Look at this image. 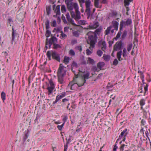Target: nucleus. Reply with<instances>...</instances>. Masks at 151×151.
<instances>
[{
	"mask_svg": "<svg viewBox=\"0 0 151 151\" xmlns=\"http://www.w3.org/2000/svg\"><path fill=\"white\" fill-rule=\"evenodd\" d=\"M58 81L60 84H63L65 82V79L64 76H58Z\"/></svg>",
	"mask_w": 151,
	"mask_h": 151,
	"instance_id": "obj_17",
	"label": "nucleus"
},
{
	"mask_svg": "<svg viewBox=\"0 0 151 151\" xmlns=\"http://www.w3.org/2000/svg\"><path fill=\"white\" fill-rule=\"evenodd\" d=\"M62 29V28L60 27H58L57 28H55L54 30H56L57 32H59Z\"/></svg>",
	"mask_w": 151,
	"mask_h": 151,
	"instance_id": "obj_61",
	"label": "nucleus"
},
{
	"mask_svg": "<svg viewBox=\"0 0 151 151\" xmlns=\"http://www.w3.org/2000/svg\"><path fill=\"white\" fill-rule=\"evenodd\" d=\"M92 70L94 72H98L99 70H100L99 69V68H98L96 66H93V67Z\"/></svg>",
	"mask_w": 151,
	"mask_h": 151,
	"instance_id": "obj_58",
	"label": "nucleus"
},
{
	"mask_svg": "<svg viewBox=\"0 0 151 151\" xmlns=\"http://www.w3.org/2000/svg\"><path fill=\"white\" fill-rule=\"evenodd\" d=\"M118 144V143L117 142H116L115 145H114V148L113 149V151H116V149L118 148V147L117 146V145Z\"/></svg>",
	"mask_w": 151,
	"mask_h": 151,
	"instance_id": "obj_60",
	"label": "nucleus"
},
{
	"mask_svg": "<svg viewBox=\"0 0 151 151\" xmlns=\"http://www.w3.org/2000/svg\"><path fill=\"white\" fill-rule=\"evenodd\" d=\"M71 66L72 68V70H73V68L75 67L76 68H77L78 67L77 64L74 61H73Z\"/></svg>",
	"mask_w": 151,
	"mask_h": 151,
	"instance_id": "obj_39",
	"label": "nucleus"
},
{
	"mask_svg": "<svg viewBox=\"0 0 151 151\" xmlns=\"http://www.w3.org/2000/svg\"><path fill=\"white\" fill-rule=\"evenodd\" d=\"M65 68L63 65V64H60L58 71V76H65L66 71Z\"/></svg>",
	"mask_w": 151,
	"mask_h": 151,
	"instance_id": "obj_7",
	"label": "nucleus"
},
{
	"mask_svg": "<svg viewBox=\"0 0 151 151\" xmlns=\"http://www.w3.org/2000/svg\"><path fill=\"white\" fill-rule=\"evenodd\" d=\"M53 48L54 49H57L58 48H60L61 47V46L60 45L58 44H57L56 43L53 44Z\"/></svg>",
	"mask_w": 151,
	"mask_h": 151,
	"instance_id": "obj_40",
	"label": "nucleus"
},
{
	"mask_svg": "<svg viewBox=\"0 0 151 151\" xmlns=\"http://www.w3.org/2000/svg\"><path fill=\"white\" fill-rule=\"evenodd\" d=\"M76 48L77 50L79 51L80 52H81L82 51V48L81 46H79L76 47Z\"/></svg>",
	"mask_w": 151,
	"mask_h": 151,
	"instance_id": "obj_63",
	"label": "nucleus"
},
{
	"mask_svg": "<svg viewBox=\"0 0 151 151\" xmlns=\"http://www.w3.org/2000/svg\"><path fill=\"white\" fill-rule=\"evenodd\" d=\"M65 3L68 10L70 11V13L71 12H73V10L74 9V10L76 9H78V5L77 3L76 2H72L71 3Z\"/></svg>",
	"mask_w": 151,
	"mask_h": 151,
	"instance_id": "obj_5",
	"label": "nucleus"
},
{
	"mask_svg": "<svg viewBox=\"0 0 151 151\" xmlns=\"http://www.w3.org/2000/svg\"><path fill=\"white\" fill-rule=\"evenodd\" d=\"M112 27V26H110L107 27L105 32L106 35H108L110 33V32Z\"/></svg>",
	"mask_w": 151,
	"mask_h": 151,
	"instance_id": "obj_33",
	"label": "nucleus"
},
{
	"mask_svg": "<svg viewBox=\"0 0 151 151\" xmlns=\"http://www.w3.org/2000/svg\"><path fill=\"white\" fill-rule=\"evenodd\" d=\"M13 26H12V44H13V42L14 40L15 37L17 36V31L16 30H14L13 28Z\"/></svg>",
	"mask_w": 151,
	"mask_h": 151,
	"instance_id": "obj_16",
	"label": "nucleus"
},
{
	"mask_svg": "<svg viewBox=\"0 0 151 151\" xmlns=\"http://www.w3.org/2000/svg\"><path fill=\"white\" fill-rule=\"evenodd\" d=\"M55 5L53 6V10L55 11V12H56V15H60V5H57L55 9Z\"/></svg>",
	"mask_w": 151,
	"mask_h": 151,
	"instance_id": "obj_14",
	"label": "nucleus"
},
{
	"mask_svg": "<svg viewBox=\"0 0 151 151\" xmlns=\"http://www.w3.org/2000/svg\"><path fill=\"white\" fill-rule=\"evenodd\" d=\"M75 10V12H71V15L72 17L74 18L75 20H78L81 19V13L79 10L78 9H76Z\"/></svg>",
	"mask_w": 151,
	"mask_h": 151,
	"instance_id": "obj_6",
	"label": "nucleus"
},
{
	"mask_svg": "<svg viewBox=\"0 0 151 151\" xmlns=\"http://www.w3.org/2000/svg\"><path fill=\"white\" fill-rule=\"evenodd\" d=\"M29 131L28 129L24 132V135L23 138V140L25 142L28 138L29 135Z\"/></svg>",
	"mask_w": 151,
	"mask_h": 151,
	"instance_id": "obj_18",
	"label": "nucleus"
},
{
	"mask_svg": "<svg viewBox=\"0 0 151 151\" xmlns=\"http://www.w3.org/2000/svg\"><path fill=\"white\" fill-rule=\"evenodd\" d=\"M97 54L99 56L101 57L103 54V52L101 50H99L97 51Z\"/></svg>",
	"mask_w": 151,
	"mask_h": 151,
	"instance_id": "obj_53",
	"label": "nucleus"
},
{
	"mask_svg": "<svg viewBox=\"0 0 151 151\" xmlns=\"http://www.w3.org/2000/svg\"><path fill=\"white\" fill-rule=\"evenodd\" d=\"M122 45V42L121 40L117 42L114 46L113 51H117L121 49Z\"/></svg>",
	"mask_w": 151,
	"mask_h": 151,
	"instance_id": "obj_9",
	"label": "nucleus"
},
{
	"mask_svg": "<svg viewBox=\"0 0 151 151\" xmlns=\"http://www.w3.org/2000/svg\"><path fill=\"white\" fill-rule=\"evenodd\" d=\"M60 33H61L60 35L62 38L65 39L67 37V36L62 31H61Z\"/></svg>",
	"mask_w": 151,
	"mask_h": 151,
	"instance_id": "obj_51",
	"label": "nucleus"
},
{
	"mask_svg": "<svg viewBox=\"0 0 151 151\" xmlns=\"http://www.w3.org/2000/svg\"><path fill=\"white\" fill-rule=\"evenodd\" d=\"M127 35V32L126 30H124L122 35V39L124 40L125 39Z\"/></svg>",
	"mask_w": 151,
	"mask_h": 151,
	"instance_id": "obj_31",
	"label": "nucleus"
},
{
	"mask_svg": "<svg viewBox=\"0 0 151 151\" xmlns=\"http://www.w3.org/2000/svg\"><path fill=\"white\" fill-rule=\"evenodd\" d=\"M50 25L52 27H55L56 26V21L55 20L53 22H50Z\"/></svg>",
	"mask_w": 151,
	"mask_h": 151,
	"instance_id": "obj_49",
	"label": "nucleus"
},
{
	"mask_svg": "<svg viewBox=\"0 0 151 151\" xmlns=\"http://www.w3.org/2000/svg\"><path fill=\"white\" fill-rule=\"evenodd\" d=\"M133 0H124V4L125 6H129V3L132 1Z\"/></svg>",
	"mask_w": 151,
	"mask_h": 151,
	"instance_id": "obj_30",
	"label": "nucleus"
},
{
	"mask_svg": "<svg viewBox=\"0 0 151 151\" xmlns=\"http://www.w3.org/2000/svg\"><path fill=\"white\" fill-rule=\"evenodd\" d=\"M112 24L115 29L117 30L118 27L119 23L116 21H113L112 22Z\"/></svg>",
	"mask_w": 151,
	"mask_h": 151,
	"instance_id": "obj_19",
	"label": "nucleus"
},
{
	"mask_svg": "<svg viewBox=\"0 0 151 151\" xmlns=\"http://www.w3.org/2000/svg\"><path fill=\"white\" fill-rule=\"evenodd\" d=\"M92 76L89 77V76H74L73 79V81L76 82L78 87H81L87 84L86 81Z\"/></svg>",
	"mask_w": 151,
	"mask_h": 151,
	"instance_id": "obj_2",
	"label": "nucleus"
},
{
	"mask_svg": "<svg viewBox=\"0 0 151 151\" xmlns=\"http://www.w3.org/2000/svg\"><path fill=\"white\" fill-rule=\"evenodd\" d=\"M122 51L120 50L117 53V58L119 61H120L122 60V59H121V56L122 54Z\"/></svg>",
	"mask_w": 151,
	"mask_h": 151,
	"instance_id": "obj_28",
	"label": "nucleus"
},
{
	"mask_svg": "<svg viewBox=\"0 0 151 151\" xmlns=\"http://www.w3.org/2000/svg\"><path fill=\"white\" fill-rule=\"evenodd\" d=\"M148 84H146V86L144 87L145 92L144 93V95H145L146 93L148 91Z\"/></svg>",
	"mask_w": 151,
	"mask_h": 151,
	"instance_id": "obj_48",
	"label": "nucleus"
},
{
	"mask_svg": "<svg viewBox=\"0 0 151 151\" xmlns=\"http://www.w3.org/2000/svg\"><path fill=\"white\" fill-rule=\"evenodd\" d=\"M106 43L105 41H102V46L101 47L102 50L104 52L106 48Z\"/></svg>",
	"mask_w": 151,
	"mask_h": 151,
	"instance_id": "obj_23",
	"label": "nucleus"
},
{
	"mask_svg": "<svg viewBox=\"0 0 151 151\" xmlns=\"http://www.w3.org/2000/svg\"><path fill=\"white\" fill-rule=\"evenodd\" d=\"M46 28L47 29L50 28V22L48 20H47L45 22Z\"/></svg>",
	"mask_w": 151,
	"mask_h": 151,
	"instance_id": "obj_41",
	"label": "nucleus"
},
{
	"mask_svg": "<svg viewBox=\"0 0 151 151\" xmlns=\"http://www.w3.org/2000/svg\"><path fill=\"white\" fill-rule=\"evenodd\" d=\"M62 12L64 13L66 12V9L65 6L64 5H62L61 7Z\"/></svg>",
	"mask_w": 151,
	"mask_h": 151,
	"instance_id": "obj_46",
	"label": "nucleus"
},
{
	"mask_svg": "<svg viewBox=\"0 0 151 151\" xmlns=\"http://www.w3.org/2000/svg\"><path fill=\"white\" fill-rule=\"evenodd\" d=\"M132 47V43H130L127 45V49L128 52H129L131 50Z\"/></svg>",
	"mask_w": 151,
	"mask_h": 151,
	"instance_id": "obj_37",
	"label": "nucleus"
},
{
	"mask_svg": "<svg viewBox=\"0 0 151 151\" xmlns=\"http://www.w3.org/2000/svg\"><path fill=\"white\" fill-rule=\"evenodd\" d=\"M105 63L103 62H99L97 65V67L99 68V70H101V68L104 66Z\"/></svg>",
	"mask_w": 151,
	"mask_h": 151,
	"instance_id": "obj_21",
	"label": "nucleus"
},
{
	"mask_svg": "<svg viewBox=\"0 0 151 151\" xmlns=\"http://www.w3.org/2000/svg\"><path fill=\"white\" fill-rule=\"evenodd\" d=\"M51 11V7L50 6H47L46 7V11L47 12V15H49L50 14Z\"/></svg>",
	"mask_w": 151,
	"mask_h": 151,
	"instance_id": "obj_38",
	"label": "nucleus"
},
{
	"mask_svg": "<svg viewBox=\"0 0 151 151\" xmlns=\"http://www.w3.org/2000/svg\"><path fill=\"white\" fill-rule=\"evenodd\" d=\"M69 54L71 56H74L75 52L73 50L71 49L69 51Z\"/></svg>",
	"mask_w": 151,
	"mask_h": 151,
	"instance_id": "obj_52",
	"label": "nucleus"
},
{
	"mask_svg": "<svg viewBox=\"0 0 151 151\" xmlns=\"http://www.w3.org/2000/svg\"><path fill=\"white\" fill-rule=\"evenodd\" d=\"M146 122L145 120L144 119H142V120L141 121V126L143 125L144 126L145 125V123H146Z\"/></svg>",
	"mask_w": 151,
	"mask_h": 151,
	"instance_id": "obj_64",
	"label": "nucleus"
},
{
	"mask_svg": "<svg viewBox=\"0 0 151 151\" xmlns=\"http://www.w3.org/2000/svg\"><path fill=\"white\" fill-rule=\"evenodd\" d=\"M132 24V20L130 18L121 21L120 22L119 25L120 30H122L123 27L130 26Z\"/></svg>",
	"mask_w": 151,
	"mask_h": 151,
	"instance_id": "obj_4",
	"label": "nucleus"
},
{
	"mask_svg": "<svg viewBox=\"0 0 151 151\" xmlns=\"http://www.w3.org/2000/svg\"><path fill=\"white\" fill-rule=\"evenodd\" d=\"M62 117L63 118V123H64L65 124V123L67 121L68 119V117L67 114H64L62 116Z\"/></svg>",
	"mask_w": 151,
	"mask_h": 151,
	"instance_id": "obj_27",
	"label": "nucleus"
},
{
	"mask_svg": "<svg viewBox=\"0 0 151 151\" xmlns=\"http://www.w3.org/2000/svg\"><path fill=\"white\" fill-rule=\"evenodd\" d=\"M64 125V123H63L61 125H58L57 127L60 131H61L62 129V128L63 127Z\"/></svg>",
	"mask_w": 151,
	"mask_h": 151,
	"instance_id": "obj_54",
	"label": "nucleus"
},
{
	"mask_svg": "<svg viewBox=\"0 0 151 151\" xmlns=\"http://www.w3.org/2000/svg\"><path fill=\"white\" fill-rule=\"evenodd\" d=\"M13 24V21L12 19L11 18H9L7 20V25L8 26H12Z\"/></svg>",
	"mask_w": 151,
	"mask_h": 151,
	"instance_id": "obj_22",
	"label": "nucleus"
},
{
	"mask_svg": "<svg viewBox=\"0 0 151 151\" xmlns=\"http://www.w3.org/2000/svg\"><path fill=\"white\" fill-rule=\"evenodd\" d=\"M87 62L89 64L93 65L95 64V61L94 60L90 57L88 58Z\"/></svg>",
	"mask_w": 151,
	"mask_h": 151,
	"instance_id": "obj_24",
	"label": "nucleus"
},
{
	"mask_svg": "<svg viewBox=\"0 0 151 151\" xmlns=\"http://www.w3.org/2000/svg\"><path fill=\"white\" fill-rule=\"evenodd\" d=\"M88 36V39L87 40V43L90 45L89 49H87L86 50V54L87 55H89L93 52V49L95 47V45L96 42V39L94 35V34L91 32H88L87 34Z\"/></svg>",
	"mask_w": 151,
	"mask_h": 151,
	"instance_id": "obj_1",
	"label": "nucleus"
},
{
	"mask_svg": "<svg viewBox=\"0 0 151 151\" xmlns=\"http://www.w3.org/2000/svg\"><path fill=\"white\" fill-rule=\"evenodd\" d=\"M101 30V29L100 28H99L96 29L95 31V33L94 32H92V33H93L95 35H94V37H95L96 40V34H98L100 32ZM90 32H91V31H90Z\"/></svg>",
	"mask_w": 151,
	"mask_h": 151,
	"instance_id": "obj_29",
	"label": "nucleus"
},
{
	"mask_svg": "<svg viewBox=\"0 0 151 151\" xmlns=\"http://www.w3.org/2000/svg\"><path fill=\"white\" fill-rule=\"evenodd\" d=\"M55 88L54 84L51 81H50V85L47 86V89L48 90V95H50L53 92V90Z\"/></svg>",
	"mask_w": 151,
	"mask_h": 151,
	"instance_id": "obj_8",
	"label": "nucleus"
},
{
	"mask_svg": "<svg viewBox=\"0 0 151 151\" xmlns=\"http://www.w3.org/2000/svg\"><path fill=\"white\" fill-rule=\"evenodd\" d=\"M78 86L76 82L73 81V80L70 82V83L68 85V87H70V89L72 90L75 89Z\"/></svg>",
	"mask_w": 151,
	"mask_h": 151,
	"instance_id": "obj_13",
	"label": "nucleus"
},
{
	"mask_svg": "<svg viewBox=\"0 0 151 151\" xmlns=\"http://www.w3.org/2000/svg\"><path fill=\"white\" fill-rule=\"evenodd\" d=\"M99 26V23L97 22H94L93 23H91L89 25L88 27L90 29H95Z\"/></svg>",
	"mask_w": 151,
	"mask_h": 151,
	"instance_id": "obj_12",
	"label": "nucleus"
},
{
	"mask_svg": "<svg viewBox=\"0 0 151 151\" xmlns=\"http://www.w3.org/2000/svg\"><path fill=\"white\" fill-rule=\"evenodd\" d=\"M85 4L86 7H90L91 2L90 0H86L85 1Z\"/></svg>",
	"mask_w": 151,
	"mask_h": 151,
	"instance_id": "obj_35",
	"label": "nucleus"
},
{
	"mask_svg": "<svg viewBox=\"0 0 151 151\" xmlns=\"http://www.w3.org/2000/svg\"><path fill=\"white\" fill-rule=\"evenodd\" d=\"M47 56L49 60H51V52L48 51L47 52Z\"/></svg>",
	"mask_w": 151,
	"mask_h": 151,
	"instance_id": "obj_42",
	"label": "nucleus"
},
{
	"mask_svg": "<svg viewBox=\"0 0 151 151\" xmlns=\"http://www.w3.org/2000/svg\"><path fill=\"white\" fill-rule=\"evenodd\" d=\"M113 86V85L112 84H111L110 83H108L106 87V88L108 91H110L111 90V88Z\"/></svg>",
	"mask_w": 151,
	"mask_h": 151,
	"instance_id": "obj_26",
	"label": "nucleus"
},
{
	"mask_svg": "<svg viewBox=\"0 0 151 151\" xmlns=\"http://www.w3.org/2000/svg\"><path fill=\"white\" fill-rule=\"evenodd\" d=\"M140 105L141 106H143L145 104V100L144 99H141L140 103Z\"/></svg>",
	"mask_w": 151,
	"mask_h": 151,
	"instance_id": "obj_44",
	"label": "nucleus"
},
{
	"mask_svg": "<svg viewBox=\"0 0 151 151\" xmlns=\"http://www.w3.org/2000/svg\"><path fill=\"white\" fill-rule=\"evenodd\" d=\"M143 118L146 119L147 118V113L146 111L144 110L143 112Z\"/></svg>",
	"mask_w": 151,
	"mask_h": 151,
	"instance_id": "obj_57",
	"label": "nucleus"
},
{
	"mask_svg": "<svg viewBox=\"0 0 151 151\" xmlns=\"http://www.w3.org/2000/svg\"><path fill=\"white\" fill-rule=\"evenodd\" d=\"M1 96L2 99L4 102L6 99V93L4 92L3 91L1 92Z\"/></svg>",
	"mask_w": 151,
	"mask_h": 151,
	"instance_id": "obj_32",
	"label": "nucleus"
},
{
	"mask_svg": "<svg viewBox=\"0 0 151 151\" xmlns=\"http://www.w3.org/2000/svg\"><path fill=\"white\" fill-rule=\"evenodd\" d=\"M51 31L48 30H47L46 31L45 35L47 37H50L51 34Z\"/></svg>",
	"mask_w": 151,
	"mask_h": 151,
	"instance_id": "obj_50",
	"label": "nucleus"
},
{
	"mask_svg": "<svg viewBox=\"0 0 151 151\" xmlns=\"http://www.w3.org/2000/svg\"><path fill=\"white\" fill-rule=\"evenodd\" d=\"M110 56L109 55H106L105 54L103 55V58L106 61H108L110 59Z\"/></svg>",
	"mask_w": 151,
	"mask_h": 151,
	"instance_id": "obj_36",
	"label": "nucleus"
},
{
	"mask_svg": "<svg viewBox=\"0 0 151 151\" xmlns=\"http://www.w3.org/2000/svg\"><path fill=\"white\" fill-rule=\"evenodd\" d=\"M51 55L52 58L58 61L60 60V58L59 54L55 52L52 51L51 52Z\"/></svg>",
	"mask_w": 151,
	"mask_h": 151,
	"instance_id": "obj_11",
	"label": "nucleus"
},
{
	"mask_svg": "<svg viewBox=\"0 0 151 151\" xmlns=\"http://www.w3.org/2000/svg\"><path fill=\"white\" fill-rule=\"evenodd\" d=\"M65 96L66 93L65 92H62L60 95L57 96L55 101L53 102V104H56L60 99L64 97Z\"/></svg>",
	"mask_w": 151,
	"mask_h": 151,
	"instance_id": "obj_10",
	"label": "nucleus"
},
{
	"mask_svg": "<svg viewBox=\"0 0 151 151\" xmlns=\"http://www.w3.org/2000/svg\"><path fill=\"white\" fill-rule=\"evenodd\" d=\"M118 62L117 60L116 59H115L113 61V64L114 65H116L118 64Z\"/></svg>",
	"mask_w": 151,
	"mask_h": 151,
	"instance_id": "obj_62",
	"label": "nucleus"
},
{
	"mask_svg": "<svg viewBox=\"0 0 151 151\" xmlns=\"http://www.w3.org/2000/svg\"><path fill=\"white\" fill-rule=\"evenodd\" d=\"M86 9L85 10V12L87 13V14H89L90 12L91 9L90 7H86Z\"/></svg>",
	"mask_w": 151,
	"mask_h": 151,
	"instance_id": "obj_55",
	"label": "nucleus"
},
{
	"mask_svg": "<svg viewBox=\"0 0 151 151\" xmlns=\"http://www.w3.org/2000/svg\"><path fill=\"white\" fill-rule=\"evenodd\" d=\"M138 91L140 93H142L143 92V85L138 88Z\"/></svg>",
	"mask_w": 151,
	"mask_h": 151,
	"instance_id": "obj_59",
	"label": "nucleus"
},
{
	"mask_svg": "<svg viewBox=\"0 0 151 151\" xmlns=\"http://www.w3.org/2000/svg\"><path fill=\"white\" fill-rule=\"evenodd\" d=\"M58 42V39L54 36H51L49 40L48 38H47L46 40L45 47L46 48V50L47 49L48 47H49V48H50L52 44L53 45Z\"/></svg>",
	"mask_w": 151,
	"mask_h": 151,
	"instance_id": "obj_3",
	"label": "nucleus"
},
{
	"mask_svg": "<svg viewBox=\"0 0 151 151\" xmlns=\"http://www.w3.org/2000/svg\"><path fill=\"white\" fill-rule=\"evenodd\" d=\"M70 60V58L68 57H66L65 56L64 59V63H65V64H67L69 62Z\"/></svg>",
	"mask_w": 151,
	"mask_h": 151,
	"instance_id": "obj_34",
	"label": "nucleus"
},
{
	"mask_svg": "<svg viewBox=\"0 0 151 151\" xmlns=\"http://www.w3.org/2000/svg\"><path fill=\"white\" fill-rule=\"evenodd\" d=\"M125 146H127V145H125L124 144H121L119 147L120 151H123L124 150V147Z\"/></svg>",
	"mask_w": 151,
	"mask_h": 151,
	"instance_id": "obj_47",
	"label": "nucleus"
},
{
	"mask_svg": "<svg viewBox=\"0 0 151 151\" xmlns=\"http://www.w3.org/2000/svg\"><path fill=\"white\" fill-rule=\"evenodd\" d=\"M99 1H94V4L96 8H99Z\"/></svg>",
	"mask_w": 151,
	"mask_h": 151,
	"instance_id": "obj_56",
	"label": "nucleus"
},
{
	"mask_svg": "<svg viewBox=\"0 0 151 151\" xmlns=\"http://www.w3.org/2000/svg\"><path fill=\"white\" fill-rule=\"evenodd\" d=\"M66 16L68 20L71 23L73 24L74 20L70 18V17L68 13L66 15Z\"/></svg>",
	"mask_w": 151,
	"mask_h": 151,
	"instance_id": "obj_20",
	"label": "nucleus"
},
{
	"mask_svg": "<svg viewBox=\"0 0 151 151\" xmlns=\"http://www.w3.org/2000/svg\"><path fill=\"white\" fill-rule=\"evenodd\" d=\"M129 130L125 128L121 133L119 135V138H122L123 136H126L128 134Z\"/></svg>",
	"mask_w": 151,
	"mask_h": 151,
	"instance_id": "obj_15",
	"label": "nucleus"
},
{
	"mask_svg": "<svg viewBox=\"0 0 151 151\" xmlns=\"http://www.w3.org/2000/svg\"><path fill=\"white\" fill-rule=\"evenodd\" d=\"M86 21L85 20H82L78 21V23L80 25H84L86 24Z\"/></svg>",
	"mask_w": 151,
	"mask_h": 151,
	"instance_id": "obj_43",
	"label": "nucleus"
},
{
	"mask_svg": "<svg viewBox=\"0 0 151 151\" xmlns=\"http://www.w3.org/2000/svg\"><path fill=\"white\" fill-rule=\"evenodd\" d=\"M127 51L126 48H124L123 50V56L124 58H125L127 56Z\"/></svg>",
	"mask_w": 151,
	"mask_h": 151,
	"instance_id": "obj_45",
	"label": "nucleus"
},
{
	"mask_svg": "<svg viewBox=\"0 0 151 151\" xmlns=\"http://www.w3.org/2000/svg\"><path fill=\"white\" fill-rule=\"evenodd\" d=\"M40 115L37 114L36 115V117L34 120V124H38V122L39 121L40 118Z\"/></svg>",
	"mask_w": 151,
	"mask_h": 151,
	"instance_id": "obj_25",
	"label": "nucleus"
}]
</instances>
